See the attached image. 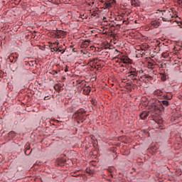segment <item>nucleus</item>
Here are the masks:
<instances>
[{
    "label": "nucleus",
    "instance_id": "13",
    "mask_svg": "<svg viewBox=\"0 0 182 182\" xmlns=\"http://www.w3.org/2000/svg\"><path fill=\"white\" fill-rule=\"evenodd\" d=\"M161 79L162 82H166L167 80V75L166 74H161Z\"/></svg>",
    "mask_w": 182,
    "mask_h": 182
},
{
    "label": "nucleus",
    "instance_id": "6",
    "mask_svg": "<svg viewBox=\"0 0 182 182\" xmlns=\"http://www.w3.org/2000/svg\"><path fill=\"white\" fill-rule=\"evenodd\" d=\"M90 92H91L90 86H87L83 89L84 95H90Z\"/></svg>",
    "mask_w": 182,
    "mask_h": 182
},
{
    "label": "nucleus",
    "instance_id": "41",
    "mask_svg": "<svg viewBox=\"0 0 182 182\" xmlns=\"http://www.w3.org/2000/svg\"><path fill=\"white\" fill-rule=\"evenodd\" d=\"M171 98H168V100H171Z\"/></svg>",
    "mask_w": 182,
    "mask_h": 182
},
{
    "label": "nucleus",
    "instance_id": "35",
    "mask_svg": "<svg viewBox=\"0 0 182 182\" xmlns=\"http://www.w3.org/2000/svg\"><path fill=\"white\" fill-rule=\"evenodd\" d=\"M73 177H77V175H75V173L73 174Z\"/></svg>",
    "mask_w": 182,
    "mask_h": 182
},
{
    "label": "nucleus",
    "instance_id": "34",
    "mask_svg": "<svg viewBox=\"0 0 182 182\" xmlns=\"http://www.w3.org/2000/svg\"><path fill=\"white\" fill-rule=\"evenodd\" d=\"M55 52H59V48H55Z\"/></svg>",
    "mask_w": 182,
    "mask_h": 182
},
{
    "label": "nucleus",
    "instance_id": "15",
    "mask_svg": "<svg viewBox=\"0 0 182 182\" xmlns=\"http://www.w3.org/2000/svg\"><path fill=\"white\" fill-rule=\"evenodd\" d=\"M161 103L164 106H165V107H167V106H168V105H169L168 101H167V100H163L161 102Z\"/></svg>",
    "mask_w": 182,
    "mask_h": 182
},
{
    "label": "nucleus",
    "instance_id": "4",
    "mask_svg": "<svg viewBox=\"0 0 182 182\" xmlns=\"http://www.w3.org/2000/svg\"><path fill=\"white\" fill-rule=\"evenodd\" d=\"M147 117H149V112L143 111L140 114V118L141 119V120H146Z\"/></svg>",
    "mask_w": 182,
    "mask_h": 182
},
{
    "label": "nucleus",
    "instance_id": "32",
    "mask_svg": "<svg viewBox=\"0 0 182 182\" xmlns=\"http://www.w3.org/2000/svg\"><path fill=\"white\" fill-rule=\"evenodd\" d=\"M85 42H87V43H90V40H87Z\"/></svg>",
    "mask_w": 182,
    "mask_h": 182
},
{
    "label": "nucleus",
    "instance_id": "17",
    "mask_svg": "<svg viewBox=\"0 0 182 182\" xmlns=\"http://www.w3.org/2000/svg\"><path fill=\"white\" fill-rule=\"evenodd\" d=\"M148 68H149V69H154V64H153L151 63H149Z\"/></svg>",
    "mask_w": 182,
    "mask_h": 182
},
{
    "label": "nucleus",
    "instance_id": "16",
    "mask_svg": "<svg viewBox=\"0 0 182 182\" xmlns=\"http://www.w3.org/2000/svg\"><path fill=\"white\" fill-rule=\"evenodd\" d=\"M105 6L107 9L112 8V6L110 5V3L109 1L105 2Z\"/></svg>",
    "mask_w": 182,
    "mask_h": 182
},
{
    "label": "nucleus",
    "instance_id": "23",
    "mask_svg": "<svg viewBox=\"0 0 182 182\" xmlns=\"http://www.w3.org/2000/svg\"><path fill=\"white\" fill-rule=\"evenodd\" d=\"M80 85H84V86H86V81L82 80V81H81V82H80Z\"/></svg>",
    "mask_w": 182,
    "mask_h": 182
},
{
    "label": "nucleus",
    "instance_id": "39",
    "mask_svg": "<svg viewBox=\"0 0 182 182\" xmlns=\"http://www.w3.org/2000/svg\"><path fill=\"white\" fill-rule=\"evenodd\" d=\"M55 44H57V45H59V43H55Z\"/></svg>",
    "mask_w": 182,
    "mask_h": 182
},
{
    "label": "nucleus",
    "instance_id": "11",
    "mask_svg": "<svg viewBox=\"0 0 182 182\" xmlns=\"http://www.w3.org/2000/svg\"><path fill=\"white\" fill-rule=\"evenodd\" d=\"M15 136H16V134L14 131H11L9 133V137H10V139H14Z\"/></svg>",
    "mask_w": 182,
    "mask_h": 182
},
{
    "label": "nucleus",
    "instance_id": "27",
    "mask_svg": "<svg viewBox=\"0 0 182 182\" xmlns=\"http://www.w3.org/2000/svg\"><path fill=\"white\" fill-rule=\"evenodd\" d=\"M178 26H179L180 28H182V21L178 23Z\"/></svg>",
    "mask_w": 182,
    "mask_h": 182
},
{
    "label": "nucleus",
    "instance_id": "30",
    "mask_svg": "<svg viewBox=\"0 0 182 182\" xmlns=\"http://www.w3.org/2000/svg\"><path fill=\"white\" fill-rule=\"evenodd\" d=\"M106 19H107L106 17H104V18H103L104 22H107V21Z\"/></svg>",
    "mask_w": 182,
    "mask_h": 182
},
{
    "label": "nucleus",
    "instance_id": "28",
    "mask_svg": "<svg viewBox=\"0 0 182 182\" xmlns=\"http://www.w3.org/2000/svg\"><path fill=\"white\" fill-rule=\"evenodd\" d=\"M65 50H66L65 49L62 50V51H61L62 55H63V53H65Z\"/></svg>",
    "mask_w": 182,
    "mask_h": 182
},
{
    "label": "nucleus",
    "instance_id": "21",
    "mask_svg": "<svg viewBox=\"0 0 182 182\" xmlns=\"http://www.w3.org/2000/svg\"><path fill=\"white\" fill-rule=\"evenodd\" d=\"M132 6H137V2L135 0L132 1Z\"/></svg>",
    "mask_w": 182,
    "mask_h": 182
},
{
    "label": "nucleus",
    "instance_id": "19",
    "mask_svg": "<svg viewBox=\"0 0 182 182\" xmlns=\"http://www.w3.org/2000/svg\"><path fill=\"white\" fill-rule=\"evenodd\" d=\"M91 103H92V105H93V106L97 105V101H96V100H92Z\"/></svg>",
    "mask_w": 182,
    "mask_h": 182
},
{
    "label": "nucleus",
    "instance_id": "12",
    "mask_svg": "<svg viewBox=\"0 0 182 182\" xmlns=\"http://www.w3.org/2000/svg\"><path fill=\"white\" fill-rule=\"evenodd\" d=\"M162 56L164 58V59H170V58H171L170 56V53H162Z\"/></svg>",
    "mask_w": 182,
    "mask_h": 182
},
{
    "label": "nucleus",
    "instance_id": "38",
    "mask_svg": "<svg viewBox=\"0 0 182 182\" xmlns=\"http://www.w3.org/2000/svg\"><path fill=\"white\" fill-rule=\"evenodd\" d=\"M58 52H62V50H58Z\"/></svg>",
    "mask_w": 182,
    "mask_h": 182
},
{
    "label": "nucleus",
    "instance_id": "26",
    "mask_svg": "<svg viewBox=\"0 0 182 182\" xmlns=\"http://www.w3.org/2000/svg\"><path fill=\"white\" fill-rule=\"evenodd\" d=\"M69 71V67L66 66L65 69V72H68Z\"/></svg>",
    "mask_w": 182,
    "mask_h": 182
},
{
    "label": "nucleus",
    "instance_id": "33",
    "mask_svg": "<svg viewBox=\"0 0 182 182\" xmlns=\"http://www.w3.org/2000/svg\"><path fill=\"white\" fill-rule=\"evenodd\" d=\"M158 46L160 48V46H161V43H159Z\"/></svg>",
    "mask_w": 182,
    "mask_h": 182
},
{
    "label": "nucleus",
    "instance_id": "31",
    "mask_svg": "<svg viewBox=\"0 0 182 182\" xmlns=\"http://www.w3.org/2000/svg\"><path fill=\"white\" fill-rule=\"evenodd\" d=\"M73 52L76 53V48H73Z\"/></svg>",
    "mask_w": 182,
    "mask_h": 182
},
{
    "label": "nucleus",
    "instance_id": "25",
    "mask_svg": "<svg viewBox=\"0 0 182 182\" xmlns=\"http://www.w3.org/2000/svg\"><path fill=\"white\" fill-rule=\"evenodd\" d=\"M51 52H55L56 50V48H50Z\"/></svg>",
    "mask_w": 182,
    "mask_h": 182
},
{
    "label": "nucleus",
    "instance_id": "2",
    "mask_svg": "<svg viewBox=\"0 0 182 182\" xmlns=\"http://www.w3.org/2000/svg\"><path fill=\"white\" fill-rule=\"evenodd\" d=\"M66 33L65 31H61V30H58L56 33H55V37L59 39L60 38H62V36H65Z\"/></svg>",
    "mask_w": 182,
    "mask_h": 182
},
{
    "label": "nucleus",
    "instance_id": "9",
    "mask_svg": "<svg viewBox=\"0 0 182 182\" xmlns=\"http://www.w3.org/2000/svg\"><path fill=\"white\" fill-rule=\"evenodd\" d=\"M154 95H155V96H161L163 95V91L160 90H156V91H154Z\"/></svg>",
    "mask_w": 182,
    "mask_h": 182
},
{
    "label": "nucleus",
    "instance_id": "22",
    "mask_svg": "<svg viewBox=\"0 0 182 182\" xmlns=\"http://www.w3.org/2000/svg\"><path fill=\"white\" fill-rule=\"evenodd\" d=\"M51 73L53 75V76H57L56 75H58V71L53 70Z\"/></svg>",
    "mask_w": 182,
    "mask_h": 182
},
{
    "label": "nucleus",
    "instance_id": "3",
    "mask_svg": "<svg viewBox=\"0 0 182 182\" xmlns=\"http://www.w3.org/2000/svg\"><path fill=\"white\" fill-rule=\"evenodd\" d=\"M121 62H122V63H132V60H130L129 57L123 55L121 58Z\"/></svg>",
    "mask_w": 182,
    "mask_h": 182
},
{
    "label": "nucleus",
    "instance_id": "7",
    "mask_svg": "<svg viewBox=\"0 0 182 182\" xmlns=\"http://www.w3.org/2000/svg\"><path fill=\"white\" fill-rule=\"evenodd\" d=\"M75 116L77 120H79L80 122L83 120V115L82 114H79V112H77L75 114Z\"/></svg>",
    "mask_w": 182,
    "mask_h": 182
},
{
    "label": "nucleus",
    "instance_id": "29",
    "mask_svg": "<svg viewBox=\"0 0 182 182\" xmlns=\"http://www.w3.org/2000/svg\"><path fill=\"white\" fill-rule=\"evenodd\" d=\"M108 171H109V173H112V171H113V169L112 168H109Z\"/></svg>",
    "mask_w": 182,
    "mask_h": 182
},
{
    "label": "nucleus",
    "instance_id": "20",
    "mask_svg": "<svg viewBox=\"0 0 182 182\" xmlns=\"http://www.w3.org/2000/svg\"><path fill=\"white\" fill-rule=\"evenodd\" d=\"M111 6L114 5L116 4V0H109L108 1Z\"/></svg>",
    "mask_w": 182,
    "mask_h": 182
},
{
    "label": "nucleus",
    "instance_id": "18",
    "mask_svg": "<svg viewBox=\"0 0 182 182\" xmlns=\"http://www.w3.org/2000/svg\"><path fill=\"white\" fill-rule=\"evenodd\" d=\"M77 113H79L80 114H85L86 113V111L85 109H80L79 111H77Z\"/></svg>",
    "mask_w": 182,
    "mask_h": 182
},
{
    "label": "nucleus",
    "instance_id": "24",
    "mask_svg": "<svg viewBox=\"0 0 182 182\" xmlns=\"http://www.w3.org/2000/svg\"><path fill=\"white\" fill-rule=\"evenodd\" d=\"M146 79H149L150 80H151L153 79V77L150 75H146Z\"/></svg>",
    "mask_w": 182,
    "mask_h": 182
},
{
    "label": "nucleus",
    "instance_id": "1",
    "mask_svg": "<svg viewBox=\"0 0 182 182\" xmlns=\"http://www.w3.org/2000/svg\"><path fill=\"white\" fill-rule=\"evenodd\" d=\"M161 18L164 22H170V21H171V18H173V11H164L162 13Z\"/></svg>",
    "mask_w": 182,
    "mask_h": 182
},
{
    "label": "nucleus",
    "instance_id": "10",
    "mask_svg": "<svg viewBox=\"0 0 182 182\" xmlns=\"http://www.w3.org/2000/svg\"><path fill=\"white\" fill-rule=\"evenodd\" d=\"M147 49H149V46L147 44L145 43L141 46V50H144V52H146Z\"/></svg>",
    "mask_w": 182,
    "mask_h": 182
},
{
    "label": "nucleus",
    "instance_id": "37",
    "mask_svg": "<svg viewBox=\"0 0 182 182\" xmlns=\"http://www.w3.org/2000/svg\"><path fill=\"white\" fill-rule=\"evenodd\" d=\"M136 58H140V56H139V54H136Z\"/></svg>",
    "mask_w": 182,
    "mask_h": 182
},
{
    "label": "nucleus",
    "instance_id": "40",
    "mask_svg": "<svg viewBox=\"0 0 182 182\" xmlns=\"http://www.w3.org/2000/svg\"><path fill=\"white\" fill-rule=\"evenodd\" d=\"M70 48H73V46H70Z\"/></svg>",
    "mask_w": 182,
    "mask_h": 182
},
{
    "label": "nucleus",
    "instance_id": "14",
    "mask_svg": "<svg viewBox=\"0 0 182 182\" xmlns=\"http://www.w3.org/2000/svg\"><path fill=\"white\" fill-rule=\"evenodd\" d=\"M136 53H138V55H141V56H143V55H146V53H144V50H138L136 51Z\"/></svg>",
    "mask_w": 182,
    "mask_h": 182
},
{
    "label": "nucleus",
    "instance_id": "5",
    "mask_svg": "<svg viewBox=\"0 0 182 182\" xmlns=\"http://www.w3.org/2000/svg\"><path fill=\"white\" fill-rule=\"evenodd\" d=\"M151 26H154V28H159L160 26V22L157 20H154L151 22Z\"/></svg>",
    "mask_w": 182,
    "mask_h": 182
},
{
    "label": "nucleus",
    "instance_id": "8",
    "mask_svg": "<svg viewBox=\"0 0 182 182\" xmlns=\"http://www.w3.org/2000/svg\"><path fill=\"white\" fill-rule=\"evenodd\" d=\"M130 76L131 77H134L135 76H137V73L136 72V69L132 68L130 71Z\"/></svg>",
    "mask_w": 182,
    "mask_h": 182
},
{
    "label": "nucleus",
    "instance_id": "36",
    "mask_svg": "<svg viewBox=\"0 0 182 182\" xmlns=\"http://www.w3.org/2000/svg\"><path fill=\"white\" fill-rule=\"evenodd\" d=\"M63 48V46H59V49H62Z\"/></svg>",
    "mask_w": 182,
    "mask_h": 182
}]
</instances>
